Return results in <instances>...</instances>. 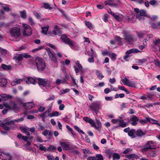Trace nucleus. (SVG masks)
<instances>
[{
    "instance_id": "nucleus-32",
    "label": "nucleus",
    "mask_w": 160,
    "mask_h": 160,
    "mask_svg": "<svg viewBox=\"0 0 160 160\" xmlns=\"http://www.w3.org/2000/svg\"><path fill=\"white\" fill-rule=\"evenodd\" d=\"M126 157L128 159H131L132 158H135L138 159L139 158L135 154H132L126 156Z\"/></svg>"
},
{
    "instance_id": "nucleus-48",
    "label": "nucleus",
    "mask_w": 160,
    "mask_h": 160,
    "mask_svg": "<svg viewBox=\"0 0 160 160\" xmlns=\"http://www.w3.org/2000/svg\"><path fill=\"white\" fill-rule=\"evenodd\" d=\"M76 64L78 66V68H79V69H80V70H81V71L82 70V69L83 68L82 67L81 64L80 63L79 61H77V62L76 63Z\"/></svg>"
},
{
    "instance_id": "nucleus-61",
    "label": "nucleus",
    "mask_w": 160,
    "mask_h": 160,
    "mask_svg": "<svg viewBox=\"0 0 160 160\" xmlns=\"http://www.w3.org/2000/svg\"><path fill=\"white\" fill-rule=\"evenodd\" d=\"M47 158L49 160H54V158L52 156L49 155L47 156Z\"/></svg>"
},
{
    "instance_id": "nucleus-35",
    "label": "nucleus",
    "mask_w": 160,
    "mask_h": 160,
    "mask_svg": "<svg viewBox=\"0 0 160 160\" xmlns=\"http://www.w3.org/2000/svg\"><path fill=\"white\" fill-rule=\"evenodd\" d=\"M48 28H49L48 26H47L46 27L42 28V33L45 35H46L47 34V31L48 30Z\"/></svg>"
},
{
    "instance_id": "nucleus-2",
    "label": "nucleus",
    "mask_w": 160,
    "mask_h": 160,
    "mask_svg": "<svg viewBox=\"0 0 160 160\" xmlns=\"http://www.w3.org/2000/svg\"><path fill=\"white\" fill-rule=\"evenodd\" d=\"M35 62L38 71H42L46 68L45 62L42 58L37 57L35 58Z\"/></svg>"
},
{
    "instance_id": "nucleus-55",
    "label": "nucleus",
    "mask_w": 160,
    "mask_h": 160,
    "mask_svg": "<svg viewBox=\"0 0 160 160\" xmlns=\"http://www.w3.org/2000/svg\"><path fill=\"white\" fill-rule=\"evenodd\" d=\"M24 120V118H20L19 119H15L14 120V123L15 122H20Z\"/></svg>"
},
{
    "instance_id": "nucleus-56",
    "label": "nucleus",
    "mask_w": 160,
    "mask_h": 160,
    "mask_svg": "<svg viewBox=\"0 0 160 160\" xmlns=\"http://www.w3.org/2000/svg\"><path fill=\"white\" fill-rule=\"evenodd\" d=\"M132 150L131 149L128 148H127L123 151V153L124 154H126L128 152L132 151Z\"/></svg>"
},
{
    "instance_id": "nucleus-44",
    "label": "nucleus",
    "mask_w": 160,
    "mask_h": 160,
    "mask_svg": "<svg viewBox=\"0 0 160 160\" xmlns=\"http://www.w3.org/2000/svg\"><path fill=\"white\" fill-rule=\"evenodd\" d=\"M150 25L152 27L155 29H158L159 28L158 25L154 22H151L150 23Z\"/></svg>"
},
{
    "instance_id": "nucleus-46",
    "label": "nucleus",
    "mask_w": 160,
    "mask_h": 160,
    "mask_svg": "<svg viewBox=\"0 0 160 160\" xmlns=\"http://www.w3.org/2000/svg\"><path fill=\"white\" fill-rule=\"evenodd\" d=\"M85 24L87 26L89 29L92 28V24L90 22L88 21H86L85 22Z\"/></svg>"
},
{
    "instance_id": "nucleus-36",
    "label": "nucleus",
    "mask_w": 160,
    "mask_h": 160,
    "mask_svg": "<svg viewBox=\"0 0 160 160\" xmlns=\"http://www.w3.org/2000/svg\"><path fill=\"white\" fill-rule=\"evenodd\" d=\"M1 67L3 69L6 70H10L11 68V66L7 65L5 64H2V65Z\"/></svg>"
},
{
    "instance_id": "nucleus-64",
    "label": "nucleus",
    "mask_w": 160,
    "mask_h": 160,
    "mask_svg": "<svg viewBox=\"0 0 160 160\" xmlns=\"http://www.w3.org/2000/svg\"><path fill=\"white\" fill-rule=\"evenodd\" d=\"M45 109V108L43 106L40 107L38 109V111L40 112H42L44 111Z\"/></svg>"
},
{
    "instance_id": "nucleus-43",
    "label": "nucleus",
    "mask_w": 160,
    "mask_h": 160,
    "mask_svg": "<svg viewBox=\"0 0 160 160\" xmlns=\"http://www.w3.org/2000/svg\"><path fill=\"white\" fill-rule=\"evenodd\" d=\"M56 149V148L54 146L50 145L48 148L47 151H52Z\"/></svg>"
},
{
    "instance_id": "nucleus-28",
    "label": "nucleus",
    "mask_w": 160,
    "mask_h": 160,
    "mask_svg": "<svg viewBox=\"0 0 160 160\" xmlns=\"http://www.w3.org/2000/svg\"><path fill=\"white\" fill-rule=\"evenodd\" d=\"M7 83L6 79L4 78H0V86L2 87L5 86Z\"/></svg>"
},
{
    "instance_id": "nucleus-33",
    "label": "nucleus",
    "mask_w": 160,
    "mask_h": 160,
    "mask_svg": "<svg viewBox=\"0 0 160 160\" xmlns=\"http://www.w3.org/2000/svg\"><path fill=\"white\" fill-rule=\"evenodd\" d=\"M115 40L116 41L118 42V43L120 45H122V38H120L118 36H116L115 37Z\"/></svg>"
},
{
    "instance_id": "nucleus-47",
    "label": "nucleus",
    "mask_w": 160,
    "mask_h": 160,
    "mask_svg": "<svg viewBox=\"0 0 160 160\" xmlns=\"http://www.w3.org/2000/svg\"><path fill=\"white\" fill-rule=\"evenodd\" d=\"M69 91V89L68 88H66L65 89H62V90L61 91V93L60 94L61 95L64 94L65 93H66Z\"/></svg>"
},
{
    "instance_id": "nucleus-57",
    "label": "nucleus",
    "mask_w": 160,
    "mask_h": 160,
    "mask_svg": "<svg viewBox=\"0 0 160 160\" xmlns=\"http://www.w3.org/2000/svg\"><path fill=\"white\" fill-rule=\"evenodd\" d=\"M29 22L31 25L34 24V23L33 21L32 18L30 17H29Z\"/></svg>"
},
{
    "instance_id": "nucleus-13",
    "label": "nucleus",
    "mask_w": 160,
    "mask_h": 160,
    "mask_svg": "<svg viewBox=\"0 0 160 160\" xmlns=\"http://www.w3.org/2000/svg\"><path fill=\"white\" fill-rule=\"evenodd\" d=\"M22 105L24 109L25 110L30 109L34 106V104L32 102H28L24 103H22Z\"/></svg>"
},
{
    "instance_id": "nucleus-21",
    "label": "nucleus",
    "mask_w": 160,
    "mask_h": 160,
    "mask_svg": "<svg viewBox=\"0 0 160 160\" xmlns=\"http://www.w3.org/2000/svg\"><path fill=\"white\" fill-rule=\"evenodd\" d=\"M36 79L38 80V83L39 85H42L44 86L46 79H43L40 78H36Z\"/></svg>"
},
{
    "instance_id": "nucleus-45",
    "label": "nucleus",
    "mask_w": 160,
    "mask_h": 160,
    "mask_svg": "<svg viewBox=\"0 0 160 160\" xmlns=\"http://www.w3.org/2000/svg\"><path fill=\"white\" fill-rule=\"evenodd\" d=\"M2 126L3 128L6 130H9L10 128L8 126H7V125H6L4 123L2 122L1 123Z\"/></svg>"
},
{
    "instance_id": "nucleus-22",
    "label": "nucleus",
    "mask_w": 160,
    "mask_h": 160,
    "mask_svg": "<svg viewBox=\"0 0 160 160\" xmlns=\"http://www.w3.org/2000/svg\"><path fill=\"white\" fill-rule=\"evenodd\" d=\"M101 126V123L99 120H97L96 123H95V126L94 127L95 128L97 129L99 131H100V128Z\"/></svg>"
},
{
    "instance_id": "nucleus-63",
    "label": "nucleus",
    "mask_w": 160,
    "mask_h": 160,
    "mask_svg": "<svg viewBox=\"0 0 160 160\" xmlns=\"http://www.w3.org/2000/svg\"><path fill=\"white\" fill-rule=\"evenodd\" d=\"M109 52L107 51H103L102 52V54L103 56H106L109 54Z\"/></svg>"
},
{
    "instance_id": "nucleus-54",
    "label": "nucleus",
    "mask_w": 160,
    "mask_h": 160,
    "mask_svg": "<svg viewBox=\"0 0 160 160\" xmlns=\"http://www.w3.org/2000/svg\"><path fill=\"white\" fill-rule=\"evenodd\" d=\"M22 54L23 55V58H28L31 57V55H30L28 54L27 53H23Z\"/></svg>"
},
{
    "instance_id": "nucleus-26",
    "label": "nucleus",
    "mask_w": 160,
    "mask_h": 160,
    "mask_svg": "<svg viewBox=\"0 0 160 160\" xmlns=\"http://www.w3.org/2000/svg\"><path fill=\"white\" fill-rule=\"evenodd\" d=\"M136 134L138 137H142L145 135V133L143 132L142 130L139 129L136 131Z\"/></svg>"
},
{
    "instance_id": "nucleus-18",
    "label": "nucleus",
    "mask_w": 160,
    "mask_h": 160,
    "mask_svg": "<svg viewBox=\"0 0 160 160\" xmlns=\"http://www.w3.org/2000/svg\"><path fill=\"white\" fill-rule=\"evenodd\" d=\"M26 82L28 84L32 83L34 84L36 83L37 82L35 78L32 77H28L26 81Z\"/></svg>"
},
{
    "instance_id": "nucleus-5",
    "label": "nucleus",
    "mask_w": 160,
    "mask_h": 160,
    "mask_svg": "<svg viewBox=\"0 0 160 160\" xmlns=\"http://www.w3.org/2000/svg\"><path fill=\"white\" fill-rule=\"evenodd\" d=\"M10 32L11 36L16 38L19 37L20 35V29L16 27H14L12 28H11Z\"/></svg>"
},
{
    "instance_id": "nucleus-3",
    "label": "nucleus",
    "mask_w": 160,
    "mask_h": 160,
    "mask_svg": "<svg viewBox=\"0 0 160 160\" xmlns=\"http://www.w3.org/2000/svg\"><path fill=\"white\" fill-rule=\"evenodd\" d=\"M22 34L24 36H29L32 33V30L31 27L28 25L23 24L22 26Z\"/></svg>"
},
{
    "instance_id": "nucleus-24",
    "label": "nucleus",
    "mask_w": 160,
    "mask_h": 160,
    "mask_svg": "<svg viewBox=\"0 0 160 160\" xmlns=\"http://www.w3.org/2000/svg\"><path fill=\"white\" fill-rule=\"evenodd\" d=\"M56 83L57 84L59 85L61 84H67L68 82L65 79H57L56 81Z\"/></svg>"
},
{
    "instance_id": "nucleus-29",
    "label": "nucleus",
    "mask_w": 160,
    "mask_h": 160,
    "mask_svg": "<svg viewBox=\"0 0 160 160\" xmlns=\"http://www.w3.org/2000/svg\"><path fill=\"white\" fill-rule=\"evenodd\" d=\"M139 14L141 16L145 17L147 18L149 17V16L146 14V11L142 9H141Z\"/></svg>"
},
{
    "instance_id": "nucleus-62",
    "label": "nucleus",
    "mask_w": 160,
    "mask_h": 160,
    "mask_svg": "<svg viewBox=\"0 0 160 160\" xmlns=\"http://www.w3.org/2000/svg\"><path fill=\"white\" fill-rule=\"evenodd\" d=\"M153 43L156 45L160 43V39H158L156 40L155 41H153Z\"/></svg>"
},
{
    "instance_id": "nucleus-6",
    "label": "nucleus",
    "mask_w": 160,
    "mask_h": 160,
    "mask_svg": "<svg viewBox=\"0 0 160 160\" xmlns=\"http://www.w3.org/2000/svg\"><path fill=\"white\" fill-rule=\"evenodd\" d=\"M101 107L100 103L99 101H95L92 103L90 106V108L92 111H95L99 110Z\"/></svg>"
},
{
    "instance_id": "nucleus-50",
    "label": "nucleus",
    "mask_w": 160,
    "mask_h": 160,
    "mask_svg": "<svg viewBox=\"0 0 160 160\" xmlns=\"http://www.w3.org/2000/svg\"><path fill=\"white\" fill-rule=\"evenodd\" d=\"M118 89L120 90L124 91L126 92H128L127 89L123 86H118Z\"/></svg>"
},
{
    "instance_id": "nucleus-15",
    "label": "nucleus",
    "mask_w": 160,
    "mask_h": 160,
    "mask_svg": "<svg viewBox=\"0 0 160 160\" xmlns=\"http://www.w3.org/2000/svg\"><path fill=\"white\" fill-rule=\"evenodd\" d=\"M88 160H103L102 156L101 154H97L96 155V157H90L87 158Z\"/></svg>"
},
{
    "instance_id": "nucleus-12",
    "label": "nucleus",
    "mask_w": 160,
    "mask_h": 160,
    "mask_svg": "<svg viewBox=\"0 0 160 160\" xmlns=\"http://www.w3.org/2000/svg\"><path fill=\"white\" fill-rule=\"evenodd\" d=\"M155 142L152 141H148L145 144L144 149H155V146L154 145Z\"/></svg>"
},
{
    "instance_id": "nucleus-37",
    "label": "nucleus",
    "mask_w": 160,
    "mask_h": 160,
    "mask_svg": "<svg viewBox=\"0 0 160 160\" xmlns=\"http://www.w3.org/2000/svg\"><path fill=\"white\" fill-rule=\"evenodd\" d=\"M108 56L111 58L112 60H115L116 59L117 55L114 53H109Z\"/></svg>"
},
{
    "instance_id": "nucleus-59",
    "label": "nucleus",
    "mask_w": 160,
    "mask_h": 160,
    "mask_svg": "<svg viewBox=\"0 0 160 160\" xmlns=\"http://www.w3.org/2000/svg\"><path fill=\"white\" fill-rule=\"evenodd\" d=\"M88 122L91 124L92 126L93 127H94V126H95V123L94 121L91 119H90Z\"/></svg>"
},
{
    "instance_id": "nucleus-8",
    "label": "nucleus",
    "mask_w": 160,
    "mask_h": 160,
    "mask_svg": "<svg viewBox=\"0 0 160 160\" xmlns=\"http://www.w3.org/2000/svg\"><path fill=\"white\" fill-rule=\"evenodd\" d=\"M46 50L47 52L48 55L50 60L54 62H56L57 60L55 54L51 52L50 49L49 48H46Z\"/></svg>"
},
{
    "instance_id": "nucleus-19",
    "label": "nucleus",
    "mask_w": 160,
    "mask_h": 160,
    "mask_svg": "<svg viewBox=\"0 0 160 160\" xmlns=\"http://www.w3.org/2000/svg\"><path fill=\"white\" fill-rule=\"evenodd\" d=\"M139 52H141V51L137 49H131L127 51L126 52V54L129 55L132 53H137Z\"/></svg>"
},
{
    "instance_id": "nucleus-4",
    "label": "nucleus",
    "mask_w": 160,
    "mask_h": 160,
    "mask_svg": "<svg viewBox=\"0 0 160 160\" xmlns=\"http://www.w3.org/2000/svg\"><path fill=\"white\" fill-rule=\"evenodd\" d=\"M61 39L62 42L65 43L68 45L72 48L74 47L75 45V42L68 38L67 36L65 34L62 35Z\"/></svg>"
},
{
    "instance_id": "nucleus-39",
    "label": "nucleus",
    "mask_w": 160,
    "mask_h": 160,
    "mask_svg": "<svg viewBox=\"0 0 160 160\" xmlns=\"http://www.w3.org/2000/svg\"><path fill=\"white\" fill-rule=\"evenodd\" d=\"M113 159V160L115 159L119 160L120 158V156L117 153H114L112 156Z\"/></svg>"
},
{
    "instance_id": "nucleus-31",
    "label": "nucleus",
    "mask_w": 160,
    "mask_h": 160,
    "mask_svg": "<svg viewBox=\"0 0 160 160\" xmlns=\"http://www.w3.org/2000/svg\"><path fill=\"white\" fill-rule=\"evenodd\" d=\"M95 73L96 75L99 79H102L104 77V76L101 74V73L99 70H96Z\"/></svg>"
},
{
    "instance_id": "nucleus-14",
    "label": "nucleus",
    "mask_w": 160,
    "mask_h": 160,
    "mask_svg": "<svg viewBox=\"0 0 160 160\" xmlns=\"http://www.w3.org/2000/svg\"><path fill=\"white\" fill-rule=\"evenodd\" d=\"M60 145L62 147L63 149L65 150H69L71 149V148L69 144V143L64 142H60Z\"/></svg>"
},
{
    "instance_id": "nucleus-17",
    "label": "nucleus",
    "mask_w": 160,
    "mask_h": 160,
    "mask_svg": "<svg viewBox=\"0 0 160 160\" xmlns=\"http://www.w3.org/2000/svg\"><path fill=\"white\" fill-rule=\"evenodd\" d=\"M130 120L132 121L131 124L133 126H136L138 124L137 122L139 121V119L136 116H134L130 118Z\"/></svg>"
},
{
    "instance_id": "nucleus-1",
    "label": "nucleus",
    "mask_w": 160,
    "mask_h": 160,
    "mask_svg": "<svg viewBox=\"0 0 160 160\" xmlns=\"http://www.w3.org/2000/svg\"><path fill=\"white\" fill-rule=\"evenodd\" d=\"M22 104V100L19 99L16 102L11 100L9 102H5L3 103V105L5 108L16 112L20 110Z\"/></svg>"
},
{
    "instance_id": "nucleus-42",
    "label": "nucleus",
    "mask_w": 160,
    "mask_h": 160,
    "mask_svg": "<svg viewBox=\"0 0 160 160\" xmlns=\"http://www.w3.org/2000/svg\"><path fill=\"white\" fill-rule=\"evenodd\" d=\"M39 149L41 150L46 152L47 151L48 148H47L43 146L42 144H40L39 145Z\"/></svg>"
},
{
    "instance_id": "nucleus-60",
    "label": "nucleus",
    "mask_w": 160,
    "mask_h": 160,
    "mask_svg": "<svg viewBox=\"0 0 160 160\" xmlns=\"http://www.w3.org/2000/svg\"><path fill=\"white\" fill-rule=\"evenodd\" d=\"M82 151L84 154L88 153L90 152V151L88 149H83Z\"/></svg>"
},
{
    "instance_id": "nucleus-40",
    "label": "nucleus",
    "mask_w": 160,
    "mask_h": 160,
    "mask_svg": "<svg viewBox=\"0 0 160 160\" xmlns=\"http://www.w3.org/2000/svg\"><path fill=\"white\" fill-rule=\"evenodd\" d=\"M74 128L79 132L82 133L83 134H85V133L82 130H81L77 126H74Z\"/></svg>"
},
{
    "instance_id": "nucleus-16",
    "label": "nucleus",
    "mask_w": 160,
    "mask_h": 160,
    "mask_svg": "<svg viewBox=\"0 0 160 160\" xmlns=\"http://www.w3.org/2000/svg\"><path fill=\"white\" fill-rule=\"evenodd\" d=\"M2 122L8 125H14V120H10L9 118L5 119L3 120V122Z\"/></svg>"
},
{
    "instance_id": "nucleus-11",
    "label": "nucleus",
    "mask_w": 160,
    "mask_h": 160,
    "mask_svg": "<svg viewBox=\"0 0 160 160\" xmlns=\"http://www.w3.org/2000/svg\"><path fill=\"white\" fill-rule=\"evenodd\" d=\"M139 122L142 124H144L148 122L150 123H155L156 122L155 120L151 118H146L145 120L140 119L139 120Z\"/></svg>"
},
{
    "instance_id": "nucleus-20",
    "label": "nucleus",
    "mask_w": 160,
    "mask_h": 160,
    "mask_svg": "<svg viewBox=\"0 0 160 160\" xmlns=\"http://www.w3.org/2000/svg\"><path fill=\"white\" fill-rule=\"evenodd\" d=\"M116 20L118 21H121L123 18V16L121 14L118 13L114 14L113 16Z\"/></svg>"
},
{
    "instance_id": "nucleus-41",
    "label": "nucleus",
    "mask_w": 160,
    "mask_h": 160,
    "mask_svg": "<svg viewBox=\"0 0 160 160\" xmlns=\"http://www.w3.org/2000/svg\"><path fill=\"white\" fill-rule=\"evenodd\" d=\"M22 54H19L15 57V58L16 60L20 61H21L23 59V56Z\"/></svg>"
},
{
    "instance_id": "nucleus-38",
    "label": "nucleus",
    "mask_w": 160,
    "mask_h": 160,
    "mask_svg": "<svg viewBox=\"0 0 160 160\" xmlns=\"http://www.w3.org/2000/svg\"><path fill=\"white\" fill-rule=\"evenodd\" d=\"M20 15L22 18L26 19L27 18L26 12L25 10H24L20 12Z\"/></svg>"
},
{
    "instance_id": "nucleus-49",
    "label": "nucleus",
    "mask_w": 160,
    "mask_h": 160,
    "mask_svg": "<svg viewBox=\"0 0 160 160\" xmlns=\"http://www.w3.org/2000/svg\"><path fill=\"white\" fill-rule=\"evenodd\" d=\"M141 16H140L139 13L137 14L136 15V18L138 19L139 21H141L142 20H144V18H142Z\"/></svg>"
},
{
    "instance_id": "nucleus-10",
    "label": "nucleus",
    "mask_w": 160,
    "mask_h": 160,
    "mask_svg": "<svg viewBox=\"0 0 160 160\" xmlns=\"http://www.w3.org/2000/svg\"><path fill=\"white\" fill-rule=\"evenodd\" d=\"M122 83L125 85H127L129 87H135L136 84L132 82H130L129 79L126 78V77L124 79L121 80Z\"/></svg>"
},
{
    "instance_id": "nucleus-58",
    "label": "nucleus",
    "mask_w": 160,
    "mask_h": 160,
    "mask_svg": "<svg viewBox=\"0 0 160 160\" xmlns=\"http://www.w3.org/2000/svg\"><path fill=\"white\" fill-rule=\"evenodd\" d=\"M39 128L38 129L40 130H43L45 128V127L44 126L42 125L41 123L39 124Z\"/></svg>"
},
{
    "instance_id": "nucleus-23",
    "label": "nucleus",
    "mask_w": 160,
    "mask_h": 160,
    "mask_svg": "<svg viewBox=\"0 0 160 160\" xmlns=\"http://www.w3.org/2000/svg\"><path fill=\"white\" fill-rule=\"evenodd\" d=\"M20 129L22 131V132L25 133L27 135H29L30 133L29 132V128L24 127H21Z\"/></svg>"
},
{
    "instance_id": "nucleus-52",
    "label": "nucleus",
    "mask_w": 160,
    "mask_h": 160,
    "mask_svg": "<svg viewBox=\"0 0 160 160\" xmlns=\"http://www.w3.org/2000/svg\"><path fill=\"white\" fill-rule=\"evenodd\" d=\"M55 99V97L53 95H52L50 96L49 97L46 99L47 101H51L54 100Z\"/></svg>"
},
{
    "instance_id": "nucleus-9",
    "label": "nucleus",
    "mask_w": 160,
    "mask_h": 160,
    "mask_svg": "<svg viewBox=\"0 0 160 160\" xmlns=\"http://www.w3.org/2000/svg\"><path fill=\"white\" fill-rule=\"evenodd\" d=\"M123 34L124 39L127 42H132L133 41V37L132 35L130 34L125 32L123 33Z\"/></svg>"
},
{
    "instance_id": "nucleus-7",
    "label": "nucleus",
    "mask_w": 160,
    "mask_h": 160,
    "mask_svg": "<svg viewBox=\"0 0 160 160\" xmlns=\"http://www.w3.org/2000/svg\"><path fill=\"white\" fill-rule=\"evenodd\" d=\"M12 156L9 153L0 151V159L2 160H11Z\"/></svg>"
},
{
    "instance_id": "nucleus-53",
    "label": "nucleus",
    "mask_w": 160,
    "mask_h": 160,
    "mask_svg": "<svg viewBox=\"0 0 160 160\" xmlns=\"http://www.w3.org/2000/svg\"><path fill=\"white\" fill-rule=\"evenodd\" d=\"M49 132V131L47 129H45L42 132V134L44 136H46L48 134Z\"/></svg>"
},
{
    "instance_id": "nucleus-25",
    "label": "nucleus",
    "mask_w": 160,
    "mask_h": 160,
    "mask_svg": "<svg viewBox=\"0 0 160 160\" xmlns=\"http://www.w3.org/2000/svg\"><path fill=\"white\" fill-rule=\"evenodd\" d=\"M136 133V131L134 129H132L130 130L128 132V135L132 138H134L136 137L135 134Z\"/></svg>"
},
{
    "instance_id": "nucleus-51",
    "label": "nucleus",
    "mask_w": 160,
    "mask_h": 160,
    "mask_svg": "<svg viewBox=\"0 0 160 160\" xmlns=\"http://www.w3.org/2000/svg\"><path fill=\"white\" fill-rule=\"evenodd\" d=\"M154 62L155 65L159 67H160V62L158 60H154Z\"/></svg>"
},
{
    "instance_id": "nucleus-34",
    "label": "nucleus",
    "mask_w": 160,
    "mask_h": 160,
    "mask_svg": "<svg viewBox=\"0 0 160 160\" xmlns=\"http://www.w3.org/2000/svg\"><path fill=\"white\" fill-rule=\"evenodd\" d=\"M119 122V126L122 128L125 127L127 124L125 122H124L123 120H120Z\"/></svg>"
},
{
    "instance_id": "nucleus-30",
    "label": "nucleus",
    "mask_w": 160,
    "mask_h": 160,
    "mask_svg": "<svg viewBox=\"0 0 160 160\" xmlns=\"http://www.w3.org/2000/svg\"><path fill=\"white\" fill-rule=\"evenodd\" d=\"M60 115L59 113L57 111H54L49 114L48 116L51 117H57Z\"/></svg>"
},
{
    "instance_id": "nucleus-27",
    "label": "nucleus",
    "mask_w": 160,
    "mask_h": 160,
    "mask_svg": "<svg viewBox=\"0 0 160 160\" xmlns=\"http://www.w3.org/2000/svg\"><path fill=\"white\" fill-rule=\"evenodd\" d=\"M51 84L52 82L50 80L46 79L44 87H45L46 88H50L51 87Z\"/></svg>"
}]
</instances>
